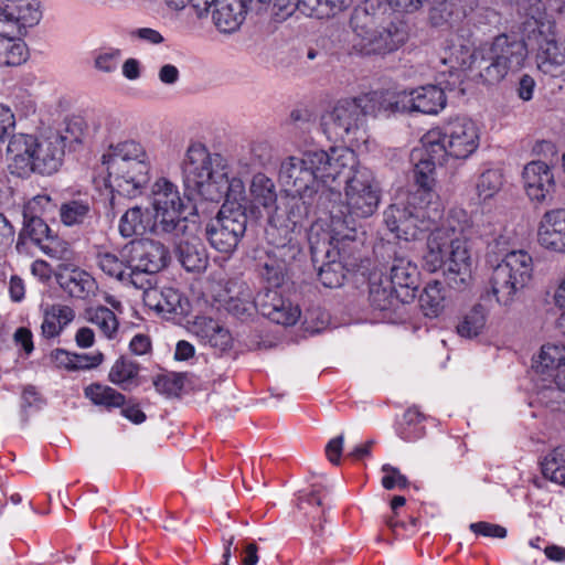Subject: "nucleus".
Segmentation results:
<instances>
[{"label": "nucleus", "mask_w": 565, "mask_h": 565, "mask_svg": "<svg viewBox=\"0 0 565 565\" xmlns=\"http://www.w3.org/2000/svg\"><path fill=\"white\" fill-rule=\"evenodd\" d=\"M390 280L395 290L401 291L405 302L415 299L419 286L417 265L404 256L395 255L390 267Z\"/></svg>", "instance_id": "5701e85b"}, {"label": "nucleus", "mask_w": 565, "mask_h": 565, "mask_svg": "<svg viewBox=\"0 0 565 565\" xmlns=\"http://www.w3.org/2000/svg\"><path fill=\"white\" fill-rule=\"evenodd\" d=\"M470 530L479 535L487 537L504 539L507 536V529L488 522H476L470 524Z\"/></svg>", "instance_id": "680f3d73"}, {"label": "nucleus", "mask_w": 565, "mask_h": 565, "mask_svg": "<svg viewBox=\"0 0 565 565\" xmlns=\"http://www.w3.org/2000/svg\"><path fill=\"white\" fill-rule=\"evenodd\" d=\"M55 204L46 194H40L32 198L23 207V217L44 216L55 210Z\"/></svg>", "instance_id": "5fc2aeb1"}, {"label": "nucleus", "mask_w": 565, "mask_h": 565, "mask_svg": "<svg viewBox=\"0 0 565 565\" xmlns=\"http://www.w3.org/2000/svg\"><path fill=\"white\" fill-rule=\"evenodd\" d=\"M66 138L60 131L53 130L40 137L13 135L7 147L10 173L20 178H28L32 173H55L63 162Z\"/></svg>", "instance_id": "39448f33"}, {"label": "nucleus", "mask_w": 565, "mask_h": 565, "mask_svg": "<svg viewBox=\"0 0 565 565\" xmlns=\"http://www.w3.org/2000/svg\"><path fill=\"white\" fill-rule=\"evenodd\" d=\"M184 203L167 207L153 209L152 233L179 234L186 227V217L183 216Z\"/></svg>", "instance_id": "cd10ccee"}, {"label": "nucleus", "mask_w": 565, "mask_h": 565, "mask_svg": "<svg viewBox=\"0 0 565 565\" xmlns=\"http://www.w3.org/2000/svg\"><path fill=\"white\" fill-rule=\"evenodd\" d=\"M121 256L126 258L129 268L157 274L163 269L170 259L168 248L160 242L142 238L126 244Z\"/></svg>", "instance_id": "dca6fc26"}, {"label": "nucleus", "mask_w": 565, "mask_h": 565, "mask_svg": "<svg viewBox=\"0 0 565 565\" xmlns=\"http://www.w3.org/2000/svg\"><path fill=\"white\" fill-rule=\"evenodd\" d=\"M104 361V354L102 352H96L94 354H77L74 353V365L73 371L77 370H89L97 367Z\"/></svg>", "instance_id": "0e129e2a"}, {"label": "nucleus", "mask_w": 565, "mask_h": 565, "mask_svg": "<svg viewBox=\"0 0 565 565\" xmlns=\"http://www.w3.org/2000/svg\"><path fill=\"white\" fill-rule=\"evenodd\" d=\"M97 266L109 277L120 281L126 280V271L129 268L125 257L119 258L110 252H100L96 255Z\"/></svg>", "instance_id": "3c124183"}, {"label": "nucleus", "mask_w": 565, "mask_h": 565, "mask_svg": "<svg viewBox=\"0 0 565 565\" xmlns=\"http://www.w3.org/2000/svg\"><path fill=\"white\" fill-rule=\"evenodd\" d=\"M445 296L441 284H428L419 296L420 308L426 317H437L444 309Z\"/></svg>", "instance_id": "de8ad7c7"}, {"label": "nucleus", "mask_w": 565, "mask_h": 565, "mask_svg": "<svg viewBox=\"0 0 565 565\" xmlns=\"http://www.w3.org/2000/svg\"><path fill=\"white\" fill-rule=\"evenodd\" d=\"M122 237L141 236L152 233V214L147 207L135 205L129 207L120 217L118 225Z\"/></svg>", "instance_id": "c756f323"}, {"label": "nucleus", "mask_w": 565, "mask_h": 565, "mask_svg": "<svg viewBox=\"0 0 565 565\" xmlns=\"http://www.w3.org/2000/svg\"><path fill=\"white\" fill-rule=\"evenodd\" d=\"M384 97L383 90H375L340 99L321 117L324 135L331 140H359L364 134L366 117L385 111Z\"/></svg>", "instance_id": "6e6552de"}, {"label": "nucleus", "mask_w": 565, "mask_h": 565, "mask_svg": "<svg viewBox=\"0 0 565 565\" xmlns=\"http://www.w3.org/2000/svg\"><path fill=\"white\" fill-rule=\"evenodd\" d=\"M565 366V345L546 343L542 345L536 359L533 360L534 372L542 381H550Z\"/></svg>", "instance_id": "a878e982"}, {"label": "nucleus", "mask_w": 565, "mask_h": 565, "mask_svg": "<svg viewBox=\"0 0 565 565\" xmlns=\"http://www.w3.org/2000/svg\"><path fill=\"white\" fill-rule=\"evenodd\" d=\"M477 7V0H445L431 12L430 19L435 25L441 22L450 25L461 21Z\"/></svg>", "instance_id": "f704fd0d"}, {"label": "nucleus", "mask_w": 565, "mask_h": 565, "mask_svg": "<svg viewBox=\"0 0 565 565\" xmlns=\"http://www.w3.org/2000/svg\"><path fill=\"white\" fill-rule=\"evenodd\" d=\"M128 269L129 271H126V280L124 282H129L135 288L142 290V294L156 288V274H147V271L138 270L136 268Z\"/></svg>", "instance_id": "6e6d98bb"}, {"label": "nucleus", "mask_w": 565, "mask_h": 565, "mask_svg": "<svg viewBox=\"0 0 565 565\" xmlns=\"http://www.w3.org/2000/svg\"><path fill=\"white\" fill-rule=\"evenodd\" d=\"M120 55L121 52L118 49L102 52L95 57V67L100 72L111 73L116 71Z\"/></svg>", "instance_id": "bf43d9fd"}, {"label": "nucleus", "mask_w": 565, "mask_h": 565, "mask_svg": "<svg viewBox=\"0 0 565 565\" xmlns=\"http://www.w3.org/2000/svg\"><path fill=\"white\" fill-rule=\"evenodd\" d=\"M148 158L145 148L135 140H126L115 146H110L108 151L103 154V163L110 167L117 161L134 162Z\"/></svg>", "instance_id": "e433bc0d"}, {"label": "nucleus", "mask_w": 565, "mask_h": 565, "mask_svg": "<svg viewBox=\"0 0 565 565\" xmlns=\"http://www.w3.org/2000/svg\"><path fill=\"white\" fill-rule=\"evenodd\" d=\"M471 227V223L467 212L462 209H452L449 211L443 224L435 227L434 231H443L446 241L458 239L467 246L466 233ZM433 231V228L430 230Z\"/></svg>", "instance_id": "4c0bfd02"}, {"label": "nucleus", "mask_w": 565, "mask_h": 565, "mask_svg": "<svg viewBox=\"0 0 565 565\" xmlns=\"http://www.w3.org/2000/svg\"><path fill=\"white\" fill-rule=\"evenodd\" d=\"M143 302L147 307L162 315H183L182 295L174 288H154L142 294Z\"/></svg>", "instance_id": "393cba45"}, {"label": "nucleus", "mask_w": 565, "mask_h": 565, "mask_svg": "<svg viewBox=\"0 0 565 565\" xmlns=\"http://www.w3.org/2000/svg\"><path fill=\"white\" fill-rule=\"evenodd\" d=\"M60 217L66 226L85 223L92 217L90 204L86 200H71L60 207Z\"/></svg>", "instance_id": "c03bdc74"}, {"label": "nucleus", "mask_w": 565, "mask_h": 565, "mask_svg": "<svg viewBox=\"0 0 565 565\" xmlns=\"http://www.w3.org/2000/svg\"><path fill=\"white\" fill-rule=\"evenodd\" d=\"M23 232L46 255L56 259H67L70 257L68 244L58 236H54L42 217H23Z\"/></svg>", "instance_id": "412c9836"}, {"label": "nucleus", "mask_w": 565, "mask_h": 565, "mask_svg": "<svg viewBox=\"0 0 565 565\" xmlns=\"http://www.w3.org/2000/svg\"><path fill=\"white\" fill-rule=\"evenodd\" d=\"M543 476L561 486H565V445L554 448L542 462Z\"/></svg>", "instance_id": "37998d69"}, {"label": "nucleus", "mask_w": 565, "mask_h": 565, "mask_svg": "<svg viewBox=\"0 0 565 565\" xmlns=\"http://www.w3.org/2000/svg\"><path fill=\"white\" fill-rule=\"evenodd\" d=\"M60 286L71 296L77 299H87L97 289L92 275L82 269H72L58 276Z\"/></svg>", "instance_id": "7c9ffc66"}, {"label": "nucleus", "mask_w": 565, "mask_h": 565, "mask_svg": "<svg viewBox=\"0 0 565 565\" xmlns=\"http://www.w3.org/2000/svg\"><path fill=\"white\" fill-rule=\"evenodd\" d=\"M192 332L204 343L220 351H225L232 345V335L216 320L209 317H198L192 324Z\"/></svg>", "instance_id": "bb28decb"}, {"label": "nucleus", "mask_w": 565, "mask_h": 565, "mask_svg": "<svg viewBox=\"0 0 565 565\" xmlns=\"http://www.w3.org/2000/svg\"><path fill=\"white\" fill-rule=\"evenodd\" d=\"M382 471L384 472L382 486L386 490H392L394 488L404 489L408 486L407 478L402 475L397 468L386 463L382 467Z\"/></svg>", "instance_id": "4d7b16f0"}, {"label": "nucleus", "mask_w": 565, "mask_h": 565, "mask_svg": "<svg viewBox=\"0 0 565 565\" xmlns=\"http://www.w3.org/2000/svg\"><path fill=\"white\" fill-rule=\"evenodd\" d=\"M268 4L273 6V14L285 20L296 10L306 17L326 19L327 6L320 4L318 0H269Z\"/></svg>", "instance_id": "c85d7f7f"}, {"label": "nucleus", "mask_w": 565, "mask_h": 565, "mask_svg": "<svg viewBox=\"0 0 565 565\" xmlns=\"http://www.w3.org/2000/svg\"><path fill=\"white\" fill-rule=\"evenodd\" d=\"M183 182L188 191L206 201L224 203L205 227V236L216 250L233 253L247 227V196L245 184L234 162L220 153H212L201 142H191L182 164Z\"/></svg>", "instance_id": "f257e3e1"}, {"label": "nucleus", "mask_w": 565, "mask_h": 565, "mask_svg": "<svg viewBox=\"0 0 565 565\" xmlns=\"http://www.w3.org/2000/svg\"><path fill=\"white\" fill-rule=\"evenodd\" d=\"M153 385L157 392L168 395L175 393L180 388L178 381L167 375L158 376L153 381Z\"/></svg>", "instance_id": "774afa93"}, {"label": "nucleus", "mask_w": 565, "mask_h": 565, "mask_svg": "<svg viewBox=\"0 0 565 565\" xmlns=\"http://www.w3.org/2000/svg\"><path fill=\"white\" fill-rule=\"evenodd\" d=\"M523 22L521 31L530 45L536 46L535 63L544 75L565 74V42L557 40L555 21L547 14L541 0H515Z\"/></svg>", "instance_id": "20e7f679"}, {"label": "nucleus", "mask_w": 565, "mask_h": 565, "mask_svg": "<svg viewBox=\"0 0 565 565\" xmlns=\"http://www.w3.org/2000/svg\"><path fill=\"white\" fill-rule=\"evenodd\" d=\"M87 320L96 326L108 339H113L118 330V320L115 313L107 307L99 306L86 311Z\"/></svg>", "instance_id": "49530a36"}, {"label": "nucleus", "mask_w": 565, "mask_h": 565, "mask_svg": "<svg viewBox=\"0 0 565 565\" xmlns=\"http://www.w3.org/2000/svg\"><path fill=\"white\" fill-rule=\"evenodd\" d=\"M425 416L417 407H409L403 415L398 435L405 441H415L425 435V427L422 425Z\"/></svg>", "instance_id": "a18cd8bd"}, {"label": "nucleus", "mask_w": 565, "mask_h": 565, "mask_svg": "<svg viewBox=\"0 0 565 565\" xmlns=\"http://www.w3.org/2000/svg\"><path fill=\"white\" fill-rule=\"evenodd\" d=\"M284 258L281 255L279 258L268 255L262 265V277L271 286L278 287L285 280L287 264Z\"/></svg>", "instance_id": "603ef678"}, {"label": "nucleus", "mask_w": 565, "mask_h": 565, "mask_svg": "<svg viewBox=\"0 0 565 565\" xmlns=\"http://www.w3.org/2000/svg\"><path fill=\"white\" fill-rule=\"evenodd\" d=\"M504 178L499 169H488L480 174L477 181L479 199L486 201L493 198L503 186Z\"/></svg>", "instance_id": "09e8293b"}, {"label": "nucleus", "mask_w": 565, "mask_h": 565, "mask_svg": "<svg viewBox=\"0 0 565 565\" xmlns=\"http://www.w3.org/2000/svg\"><path fill=\"white\" fill-rule=\"evenodd\" d=\"M338 182L345 183L343 206L350 216L365 218L374 214L380 203V189L373 172L360 166L355 154L353 167L349 173L339 175Z\"/></svg>", "instance_id": "f8f14e48"}, {"label": "nucleus", "mask_w": 565, "mask_h": 565, "mask_svg": "<svg viewBox=\"0 0 565 565\" xmlns=\"http://www.w3.org/2000/svg\"><path fill=\"white\" fill-rule=\"evenodd\" d=\"M110 186L120 194L134 196L150 180L149 158L134 162L117 161L107 167Z\"/></svg>", "instance_id": "f3484780"}, {"label": "nucleus", "mask_w": 565, "mask_h": 565, "mask_svg": "<svg viewBox=\"0 0 565 565\" xmlns=\"http://www.w3.org/2000/svg\"><path fill=\"white\" fill-rule=\"evenodd\" d=\"M535 86L536 84L532 76L527 74L522 75L518 84V96L524 102L531 100Z\"/></svg>", "instance_id": "338daca9"}, {"label": "nucleus", "mask_w": 565, "mask_h": 565, "mask_svg": "<svg viewBox=\"0 0 565 565\" xmlns=\"http://www.w3.org/2000/svg\"><path fill=\"white\" fill-rule=\"evenodd\" d=\"M526 194L532 201L545 202L555 191L554 175L543 161L529 162L523 169Z\"/></svg>", "instance_id": "4be33fe9"}, {"label": "nucleus", "mask_w": 565, "mask_h": 565, "mask_svg": "<svg viewBox=\"0 0 565 565\" xmlns=\"http://www.w3.org/2000/svg\"><path fill=\"white\" fill-rule=\"evenodd\" d=\"M371 306L379 311H396L406 302L401 297V291L395 290L392 286L382 287L373 286L370 290Z\"/></svg>", "instance_id": "a19ab883"}, {"label": "nucleus", "mask_w": 565, "mask_h": 565, "mask_svg": "<svg viewBox=\"0 0 565 565\" xmlns=\"http://www.w3.org/2000/svg\"><path fill=\"white\" fill-rule=\"evenodd\" d=\"M74 310L66 305H50L43 310L41 334L46 339L57 337L62 330L74 320Z\"/></svg>", "instance_id": "2f4dec72"}, {"label": "nucleus", "mask_w": 565, "mask_h": 565, "mask_svg": "<svg viewBox=\"0 0 565 565\" xmlns=\"http://www.w3.org/2000/svg\"><path fill=\"white\" fill-rule=\"evenodd\" d=\"M494 246L503 259L492 270L491 292L501 307L511 308L533 278V258L524 249H510L508 233L499 235Z\"/></svg>", "instance_id": "0eeeda50"}, {"label": "nucleus", "mask_w": 565, "mask_h": 565, "mask_svg": "<svg viewBox=\"0 0 565 565\" xmlns=\"http://www.w3.org/2000/svg\"><path fill=\"white\" fill-rule=\"evenodd\" d=\"M413 159H417L418 162L414 168V179L416 190L409 192L411 203H425L433 205L436 202L439 206H444L439 195L434 191L435 185V169L436 166L444 164L445 158L436 159L430 153V146L423 145L420 149H416L413 152Z\"/></svg>", "instance_id": "2eb2a0df"}, {"label": "nucleus", "mask_w": 565, "mask_h": 565, "mask_svg": "<svg viewBox=\"0 0 565 565\" xmlns=\"http://www.w3.org/2000/svg\"><path fill=\"white\" fill-rule=\"evenodd\" d=\"M374 8V1L369 0L355 8L350 19L351 51L361 56L385 55L397 50L405 39L404 32Z\"/></svg>", "instance_id": "423d86ee"}, {"label": "nucleus", "mask_w": 565, "mask_h": 565, "mask_svg": "<svg viewBox=\"0 0 565 565\" xmlns=\"http://www.w3.org/2000/svg\"><path fill=\"white\" fill-rule=\"evenodd\" d=\"M1 42L3 63L9 66L20 65L28 58L26 46L23 42H14L13 38H6Z\"/></svg>", "instance_id": "864d4df0"}, {"label": "nucleus", "mask_w": 565, "mask_h": 565, "mask_svg": "<svg viewBox=\"0 0 565 565\" xmlns=\"http://www.w3.org/2000/svg\"><path fill=\"white\" fill-rule=\"evenodd\" d=\"M249 191L255 207L262 206L267 216L277 212V192L271 179L264 173L255 174L252 179Z\"/></svg>", "instance_id": "473e14b6"}, {"label": "nucleus", "mask_w": 565, "mask_h": 565, "mask_svg": "<svg viewBox=\"0 0 565 565\" xmlns=\"http://www.w3.org/2000/svg\"><path fill=\"white\" fill-rule=\"evenodd\" d=\"M268 225L265 230L266 238L282 257L294 255L299 252L298 225L297 222L282 214H269Z\"/></svg>", "instance_id": "6ab92c4d"}, {"label": "nucleus", "mask_w": 565, "mask_h": 565, "mask_svg": "<svg viewBox=\"0 0 565 565\" xmlns=\"http://www.w3.org/2000/svg\"><path fill=\"white\" fill-rule=\"evenodd\" d=\"M322 498L319 494V490H312L310 493L300 497L298 507L306 514H311L312 519L317 515H323L324 510L321 509Z\"/></svg>", "instance_id": "13d9d810"}, {"label": "nucleus", "mask_w": 565, "mask_h": 565, "mask_svg": "<svg viewBox=\"0 0 565 565\" xmlns=\"http://www.w3.org/2000/svg\"><path fill=\"white\" fill-rule=\"evenodd\" d=\"M446 238L443 231H431L423 254V267L429 273L443 269L450 287L462 289L471 280L470 254L460 241Z\"/></svg>", "instance_id": "1a4fd4ad"}, {"label": "nucleus", "mask_w": 565, "mask_h": 565, "mask_svg": "<svg viewBox=\"0 0 565 565\" xmlns=\"http://www.w3.org/2000/svg\"><path fill=\"white\" fill-rule=\"evenodd\" d=\"M548 382L553 385H547L540 392L541 401L553 411L565 409V402L558 401L561 392H565V366Z\"/></svg>", "instance_id": "8fccbe9b"}, {"label": "nucleus", "mask_w": 565, "mask_h": 565, "mask_svg": "<svg viewBox=\"0 0 565 565\" xmlns=\"http://www.w3.org/2000/svg\"><path fill=\"white\" fill-rule=\"evenodd\" d=\"M527 56V44L523 40L500 34L470 52L461 41L450 40L440 62L448 66L450 77H460L461 71H470L483 83L497 84L510 72L520 70Z\"/></svg>", "instance_id": "7ed1b4c3"}, {"label": "nucleus", "mask_w": 565, "mask_h": 565, "mask_svg": "<svg viewBox=\"0 0 565 565\" xmlns=\"http://www.w3.org/2000/svg\"><path fill=\"white\" fill-rule=\"evenodd\" d=\"M150 199L152 209L183 203L178 186L166 178H159L151 185Z\"/></svg>", "instance_id": "58836bf2"}, {"label": "nucleus", "mask_w": 565, "mask_h": 565, "mask_svg": "<svg viewBox=\"0 0 565 565\" xmlns=\"http://www.w3.org/2000/svg\"><path fill=\"white\" fill-rule=\"evenodd\" d=\"M139 370L140 367L138 363L126 356H120L113 364L108 374V380L113 384L127 390L138 376Z\"/></svg>", "instance_id": "79ce46f5"}, {"label": "nucleus", "mask_w": 565, "mask_h": 565, "mask_svg": "<svg viewBox=\"0 0 565 565\" xmlns=\"http://www.w3.org/2000/svg\"><path fill=\"white\" fill-rule=\"evenodd\" d=\"M353 164L354 152L348 148L308 150L281 162L279 180L285 191L305 205L328 210L341 198L339 175L349 173Z\"/></svg>", "instance_id": "f03ea898"}, {"label": "nucleus", "mask_w": 565, "mask_h": 565, "mask_svg": "<svg viewBox=\"0 0 565 565\" xmlns=\"http://www.w3.org/2000/svg\"><path fill=\"white\" fill-rule=\"evenodd\" d=\"M84 395L94 405L104 407L107 411L122 407L126 403L124 394L100 383H93L86 386L84 388Z\"/></svg>", "instance_id": "c9c22d12"}, {"label": "nucleus", "mask_w": 565, "mask_h": 565, "mask_svg": "<svg viewBox=\"0 0 565 565\" xmlns=\"http://www.w3.org/2000/svg\"><path fill=\"white\" fill-rule=\"evenodd\" d=\"M40 18L35 0H6L0 4V36L14 38L21 26L34 25Z\"/></svg>", "instance_id": "a211bd4d"}, {"label": "nucleus", "mask_w": 565, "mask_h": 565, "mask_svg": "<svg viewBox=\"0 0 565 565\" xmlns=\"http://www.w3.org/2000/svg\"><path fill=\"white\" fill-rule=\"evenodd\" d=\"M177 256L188 271H201L206 268L209 262L206 249L199 238L180 242Z\"/></svg>", "instance_id": "72a5a7b5"}, {"label": "nucleus", "mask_w": 565, "mask_h": 565, "mask_svg": "<svg viewBox=\"0 0 565 565\" xmlns=\"http://www.w3.org/2000/svg\"><path fill=\"white\" fill-rule=\"evenodd\" d=\"M320 253L323 254L326 260H323L322 265L319 267V280L328 288L342 286L345 278V270L342 263V256L338 247V241L331 238L328 242H323L321 246H311L313 262L319 259Z\"/></svg>", "instance_id": "aec40b11"}, {"label": "nucleus", "mask_w": 565, "mask_h": 565, "mask_svg": "<svg viewBox=\"0 0 565 565\" xmlns=\"http://www.w3.org/2000/svg\"><path fill=\"white\" fill-rule=\"evenodd\" d=\"M537 237L544 248L565 253V209L552 210L543 215Z\"/></svg>", "instance_id": "b1692460"}, {"label": "nucleus", "mask_w": 565, "mask_h": 565, "mask_svg": "<svg viewBox=\"0 0 565 565\" xmlns=\"http://www.w3.org/2000/svg\"><path fill=\"white\" fill-rule=\"evenodd\" d=\"M433 205L425 203H411V195L406 200L391 204L384 212V222L395 237L414 241L424 232L434 228L443 218L444 206L436 202Z\"/></svg>", "instance_id": "9b49d317"}, {"label": "nucleus", "mask_w": 565, "mask_h": 565, "mask_svg": "<svg viewBox=\"0 0 565 565\" xmlns=\"http://www.w3.org/2000/svg\"><path fill=\"white\" fill-rule=\"evenodd\" d=\"M88 124L81 117H75L67 121L66 124V140L71 139V141L81 142L82 139L89 134Z\"/></svg>", "instance_id": "e2e57ef3"}, {"label": "nucleus", "mask_w": 565, "mask_h": 565, "mask_svg": "<svg viewBox=\"0 0 565 565\" xmlns=\"http://www.w3.org/2000/svg\"><path fill=\"white\" fill-rule=\"evenodd\" d=\"M343 435H339L329 440V443L326 446V456L328 460L335 466L340 465L341 455L343 450Z\"/></svg>", "instance_id": "69168bd1"}, {"label": "nucleus", "mask_w": 565, "mask_h": 565, "mask_svg": "<svg viewBox=\"0 0 565 565\" xmlns=\"http://www.w3.org/2000/svg\"><path fill=\"white\" fill-rule=\"evenodd\" d=\"M167 6L173 10H182L186 6H190L199 18H202L204 13L211 8V3L214 0H164Z\"/></svg>", "instance_id": "052dcab7"}, {"label": "nucleus", "mask_w": 565, "mask_h": 565, "mask_svg": "<svg viewBox=\"0 0 565 565\" xmlns=\"http://www.w3.org/2000/svg\"><path fill=\"white\" fill-rule=\"evenodd\" d=\"M420 141L430 146V153L436 159H467L479 147V128L468 117H456L450 119L443 130H429Z\"/></svg>", "instance_id": "9d476101"}, {"label": "nucleus", "mask_w": 565, "mask_h": 565, "mask_svg": "<svg viewBox=\"0 0 565 565\" xmlns=\"http://www.w3.org/2000/svg\"><path fill=\"white\" fill-rule=\"evenodd\" d=\"M239 305H230V310L235 315L248 311L249 307H254L270 321L281 326H292L300 317V309L294 305L289 298L284 297L278 289L266 288L253 298L250 289L245 285H241Z\"/></svg>", "instance_id": "ddd939ff"}, {"label": "nucleus", "mask_w": 565, "mask_h": 565, "mask_svg": "<svg viewBox=\"0 0 565 565\" xmlns=\"http://www.w3.org/2000/svg\"><path fill=\"white\" fill-rule=\"evenodd\" d=\"M487 317L488 311L482 305L473 306L458 322V334L468 339L479 335L486 328Z\"/></svg>", "instance_id": "ea45409f"}, {"label": "nucleus", "mask_w": 565, "mask_h": 565, "mask_svg": "<svg viewBox=\"0 0 565 565\" xmlns=\"http://www.w3.org/2000/svg\"><path fill=\"white\" fill-rule=\"evenodd\" d=\"M385 111L406 113L419 111L423 114H437L446 106L444 89L428 85L411 92H384Z\"/></svg>", "instance_id": "4468645a"}]
</instances>
